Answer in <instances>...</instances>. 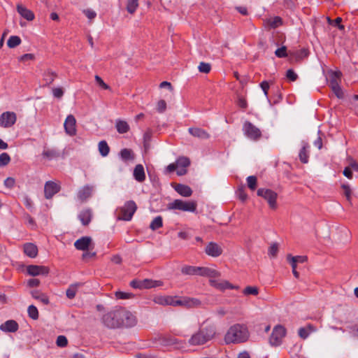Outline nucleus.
Wrapping results in <instances>:
<instances>
[{"label": "nucleus", "instance_id": "f257e3e1", "mask_svg": "<svg viewBox=\"0 0 358 358\" xmlns=\"http://www.w3.org/2000/svg\"><path fill=\"white\" fill-rule=\"evenodd\" d=\"M102 324L108 329L131 327L137 322L136 315L122 306H116L101 317Z\"/></svg>", "mask_w": 358, "mask_h": 358}, {"label": "nucleus", "instance_id": "f03ea898", "mask_svg": "<svg viewBox=\"0 0 358 358\" xmlns=\"http://www.w3.org/2000/svg\"><path fill=\"white\" fill-rule=\"evenodd\" d=\"M250 337L248 327L244 324H234L227 331L224 341L226 344H238L246 342Z\"/></svg>", "mask_w": 358, "mask_h": 358}, {"label": "nucleus", "instance_id": "7ed1b4c3", "mask_svg": "<svg viewBox=\"0 0 358 358\" xmlns=\"http://www.w3.org/2000/svg\"><path fill=\"white\" fill-rule=\"evenodd\" d=\"M181 273L183 275H199L208 278H218L220 273L217 270L203 266H194L185 265L182 267Z\"/></svg>", "mask_w": 358, "mask_h": 358}, {"label": "nucleus", "instance_id": "20e7f679", "mask_svg": "<svg viewBox=\"0 0 358 358\" xmlns=\"http://www.w3.org/2000/svg\"><path fill=\"white\" fill-rule=\"evenodd\" d=\"M197 207L196 201H183L181 199H175L168 203V210H178L184 212H195Z\"/></svg>", "mask_w": 358, "mask_h": 358}, {"label": "nucleus", "instance_id": "39448f33", "mask_svg": "<svg viewBox=\"0 0 358 358\" xmlns=\"http://www.w3.org/2000/svg\"><path fill=\"white\" fill-rule=\"evenodd\" d=\"M137 210V206L134 201H127L123 206L117 210V219L124 221L131 220Z\"/></svg>", "mask_w": 358, "mask_h": 358}, {"label": "nucleus", "instance_id": "423d86ee", "mask_svg": "<svg viewBox=\"0 0 358 358\" xmlns=\"http://www.w3.org/2000/svg\"><path fill=\"white\" fill-rule=\"evenodd\" d=\"M199 331L205 336L208 342L215 337L217 333L215 324L209 319H206L202 322Z\"/></svg>", "mask_w": 358, "mask_h": 358}, {"label": "nucleus", "instance_id": "0eeeda50", "mask_svg": "<svg viewBox=\"0 0 358 358\" xmlns=\"http://www.w3.org/2000/svg\"><path fill=\"white\" fill-rule=\"evenodd\" d=\"M257 194L259 196L263 197L268 202L271 209L275 210L277 208L276 200L278 194L275 192L270 189L260 188L257 190Z\"/></svg>", "mask_w": 358, "mask_h": 358}, {"label": "nucleus", "instance_id": "6e6552de", "mask_svg": "<svg viewBox=\"0 0 358 358\" xmlns=\"http://www.w3.org/2000/svg\"><path fill=\"white\" fill-rule=\"evenodd\" d=\"M341 76L342 73L339 71H331L329 76V87L338 98L343 96V92L339 85Z\"/></svg>", "mask_w": 358, "mask_h": 358}, {"label": "nucleus", "instance_id": "1a4fd4ad", "mask_svg": "<svg viewBox=\"0 0 358 358\" xmlns=\"http://www.w3.org/2000/svg\"><path fill=\"white\" fill-rule=\"evenodd\" d=\"M286 335V329L282 325H276L272 331L269 338V343L273 346H278L281 344L282 338Z\"/></svg>", "mask_w": 358, "mask_h": 358}, {"label": "nucleus", "instance_id": "9d476101", "mask_svg": "<svg viewBox=\"0 0 358 358\" xmlns=\"http://www.w3.org/2000/svg\"><path fill=\"white\" fill-rule=\"evenodd\" d=\"M243 130L244 134L252 141H258L262 137V132L260 129L250 122L246 121L244 122Z\"/></svg>", "mask_w": 358, "mask_h": 358}, {"label": "nucleus", "instance_id": "9b49d317", "mask_svg": "<svg viewBox=\"0 0 358 358\" xmlns=\"http://www.w3.org/2000/svg\"><path fill=\"white\" fill-rule=\"evenodd\" d=\"M175 304L176 306H180L187 308H192L201 306V302L200 300L196 298H191L187 296L178 298V296H176Z\"/></svg>", "mask_w": 358, "mask_h": 358}, {"label": "nucleus", "instance_id": "f8f14e48", "mask_svg": "<svg viewBox=\"0 0 358 358\" xmlns=\"http://www.w3.org/2000/svg\"><path fill=\"white\" fill-rule=\"evenodd\" d=\"M17 120V115L14 112L6 111L0 115V127L4 128L11 127Z\"/></svg>", "mask_w": 358, "mask_h": 358}, {"label": "nucleus", "instance_id": "ddd939ff", "mask_svg": "<svg viewBox=\"0 0 358 358\" xmlns=\"http://www.w3.org/2000/svg\"><path fill=\"white\" fill-rule=\"evenodd\" d=\"M74 247L78 250H91L94 248V243H92L91 237L83 236L76 241L74 243Z\"/></svg>", "mask_w": 358, "mask_h": 358}, {"label": "nucleus", "instance_id": "4468645a", "mask_svg": "<svg viewBox=\"0 0 358 358\" xmlns=\"http://www.w3.org/2000/svg\"><path fill=\"white\" fill-rule=\"evenodd\" d=\"M161 343L164 345H173L176 349H182L186 346V342L173 337L171 336H164L161 338Z\"/></svg>", "mask_w": 358, "mask_h": 358}, {"label": "nucleus", "instance_id": "2eb2a0df", "mask_svg": "<svg viewBox=\"0 0 358 358\" xmlns=\"http://www.w3.org/2000/svg\"><path fill=\"white\" fill-rule=\"evenodd\" d=\"M65 132L71 136H73L76 134V120L73 115H69L64 124Z\"/></svg>", "mask_w": 358, "mask_h": 358}, {"label": "nucleus", "instance_id": "dca6fc26", "mask_svg": "<svg viewBox=\"0 0 358 358\" xmlns=\"http://www.w3.org/2000/svg\"><path fill=\"white\" fill-rule=\"evenodd\" d=\"M27 271L31 276L47 275L50 272V268L45 266L29 265L27 267Z\"/></svg>", "mask_w": 358, "mask_h": 358}, {"label": "nucleus", "instance_id": "f3484780", "mask_svg": "<svg viewBox=\"0 0 358 358\" xmlns=\"http://www.w3.org/2000/svg\"><path fill=\"white\" fill-rule=\"evenodd\" d=\"M61 187L59 185L52 181H48L45 184L44 193L45 197L48 199H51L55 194L59 192Z\"/></svg>", "mask_w": 358, "mask_h": 358}, {"label": "nucleus", "instance_id": "a211bd4d", "mask_svg": "<svg viewBox=\"0 0 358 358\" xmlns=\"http://www.w3.org/2000/svg\"><path fill=\"white\" fill-rule=\"evenodd\" d=\"M222 252V247L215 242H210L205 248V252L213 257L220 256Z\"/></svg>", "mask_w": 358, "mask_h": 358}, {"label": "nucleus", "instance_id": "6ab92c4d", "mask_svg": "<svg viewBox=\"0 0 358 358\" xmlns=\"http://www.w3.org/2000/svg\"><path fill=\"white\" fill-rule=\"evenodd\" d=\"M176 163L177 164L178 168L177 175H185L187 172V168L190 165L189 159L186 157H180L176 160Z\"/></svg>", "mask_w": 358, "mask_h": 358}, {"label": "nucleus", "instance_id": "aec40b11", "mask_svg": "<svg viewBox=\"0 0 358 358\" xmlns=\"http://www.w3.org/2000/svg\"><path fill=\"white\" fill-rule=\"evenodd\" d=\"M93 191V186L85 185L78 191L77 197L81 202H85L92 196Z\"/></svg>", "mask_w": 358, "mask_h": 358}, {"label": "nucleus", "instance_id": "412c9836", "mask_svg": "<svg viewBox=\"0 0 358 358\" xmlns=\"http://www.w3.org/2000/svg\"><path fill=\"white\" fill-rule=\"evenodd\" d=\"M208 342L205 336H203L199 330L193 334L188 340V343L192 346L203 345Z\"/></svg>", "mask_w": 358, "mask_h": 358}, {"label": "nucleus", "instance_id": "4be33fe9", "mask_svg": "<svg viewBox=\"0 0 358 358\" xmlns=\"http://www.w3.org/2000/svg\"><path fill=\"white\" fill-rule=\"evenodd\" d=\"M153 301L155 303L163 305V306H176V296H157L153 299Z\"/></svg>", "mask_w": 358, "mask_h": 358}, {"label": "nucleus", "instance_id": "5701e85b", "mask_svg": "<svg viewBox=\"0 0 358 358\" xmlns=\"http://www.w3.org/2000/svg\"><path fill=\"white\" fill-rule=\"evenodd\" d=\"M19 329V325L15 320H7L0 325V329L4 332H16Z\"/></svg>", "mask_w": 358, "mask_h": 358}, {"label": "nucleus", "instance_id": "b1692460", "mask_svg": "<svg viewBox=\"0 0 358 358\" xmlns=\"http://www.w3.org/2000/svg\"><path fill=\"white\" fill-rule=\"evenodd\" d=\"M92 211L90 208H85L80 211L78 215V219L84 226H87L92 218Z\"/></svg>", "mask_w": 358, "mask_h": 358}, {"label": "nucleus", "instance_id": "393cba45", "mask_svg": "<svg viewBox=\"0 0 358 358\" xmlns=\"http://www.w3.org/2000/svg\"><path fill=\"white\" fill-rule=\"evenodd\" d=\"M188 131L192 136L200 139H208L210 138V134L208 131L199 127H190Z\"/></svg>", "mask_w": 358, "mask_h": 358}, {"label": "nucleus", "instance_id": "a878e982", "mask_svg": "<svg viewBox=\"0 0 358 358\" xmlns=\"http://www.w3.org/2000/svg\"><path fill=\"white\" fill-rule=\"evenodd\" d=\"M17 11L22 17L28 21H32L35 17L34 13L22 4L17 5Z\"/></svg>", "mask_w": 358, "mask_h": 358}, {"label": "nucleus", "instance_id": "bb28decb", "mask_svg": "<svg viewBox=\"0 0 358 358\" xmlns=\"http://www.w3.org/2000/svg\"><path fill=\"white\" fill-rule=\"evenodd\" d=\"M23 251L27 256L31 258H34L38 255V248L32 243H27L24 244Z\"/></svg>", "mask_w": 358, "mask_h": 358}, {"label": "nucleus", "instance_id": "cd10ccee", "mask_svg": "<svg viewBox=\"0 0 358 358\" xmlns=\"http://www.w3.org/2000/svg\"><path fill=\"white\" fill-rule=\"evenodd\" d=\"M282 24V20L279 16L268 18L264 21V26L268 29H275Z\"/></svg>", "mask_w": 358, "mask_h": 358}, {"label": "nucleus", "instance_id": "c85d7f7f", "mask_svg": "<svg viewBox=\"0 0 358 358\" xmlns=\"http://www.w3.org/2000/svg\"><path fill=\"white\" fill-rule=\"evenodd\" d=\"M174 189L181 196L189 197L192 194V189L186 185L176 184L174 186Z\"/></svg>", "mask_w": 358, "mask_h": 358}, {"label": "nucleus", "instance_id": "c756f323", "mask_svg": "<svg viewBox=\"0 0 358 358\" xmlns=\"http://www.w3.org/2000/svg\"><path fill=\"white\" fill-rule=\"evenodd\" d=\"M210 284L220 290H224L226 289H234L237 288L236 287L231 285L229 282L226 280L222 282H217L216 280H210Z\"/></svg>", "mask_w": 358, "mask_h": 358}, {"label": "nucleus", "instance_id": "7c9ffc66", "mask_svg": "<svg viewBox=\"0 0 358 358\" xmlns=\"http://www.w3.org/2000/svg\"><path fill=\"white\" fill-rule=\"evenodd\" d=\"M134 177L136 180L142 182L145 180V174L143 165L137 164L134 170Z\"/></svg>", "mask_w": 358, "mask_h": 358}, {"label": "nucleus", "instance_id": "2f4dec72", "mask_svg": "<svg viewBox=\"0 0 358 358\" xmlns=\"http://www.w3.org/2000/svg\"><path fill=\"white\" fill-rule=\"evenodd\" d=\"M309 148L310 145H308V143H303V147L299 152L300 161L303 164H306L308 162Z\"/></svg>", "mask_w": 358, "mask_h": 358}, {"label": "nucleus", "instance_id": "473e14b6", "mask_svg": "<svg viewBox=\"0 0 358 358\" xmlns=\"http://www.w3.org/2000/svg\"><path fill=\"white\" fill-rule=\"evenodd\" d=\"M308 50L306 48H302L293 52H289L290 55L295 59L296 61H300L306 58L308 55Z\"/></svg>", "mask_w": 358, "mask_h": 358}, {"label": "nucleus", "instance_id": "72a5a7b5", "mask_svg": "<svg viewBox=\"0 0 358 358\" xmlns=\"http://www.w3.org/2000/svg\"><path fill=\"white\" fill-rule=\"evenodd\" d=\"M31 296L33 298L39 300L41 301L43 304H48L49 303V299L48 296L42 292H41L38 290H34L31 292Z\"/></svg>", "mask_w": 358, "mask_h": 358}, {"label": "nucleus", "instance_id": "f704fd0d", "mask_svg": "<svg viewBox=\"0 0 358 358\" xmlns=\"http://www.w3.org/2000/svg\"><path fill=\"white\" fill-rule=\"evenodd\" d=\"M57 75L56 73L50 70L46 71L43 74V80L45 83V85L48 86L52 84Z\"/></svg>", "mask_w": 358, "mask_h": 358}, {"label": "nucleus", "instance_id": "c9c22d12", "mask_svg": "<svg viewBox=\"0 0 358 358\" xmlns=\"http://www.w3.org/2000/svg\"><path fill=\"white\" fill-rule=\"evenodd\" d=\"M116 129L118 133L120 134H125L129 131V126L126 121L124 120H117L116 122Z\"/></svg>", "mask_w": 358, "mask_h": 358}, {"label": "nucleus", "instance_id": "e433bc0d", "mask_svg": "<svg viewBox=\"0 0 358 358\" xmlns=\"http://www.w3.org/2000/svg\"><path fill=\"white\" fill-rule=\"evenodd\" d=\"M120 155L124 161L133 160L134 159L133 151L128 148L122 149L120 152Z\"/></svg>", "mask_w": 358, "mask_h": 358}, {"label": "nucleus", "instance_id": "4c0bfd02", "mask_svg": "<svg viewBox=\"0 0 358 358\" xmlns=\"http://www.w3.org/2000/svg\"><path fill=\"white\" fill-rule=\"evenodd\" d=\"M80 285V284H79V283L71 285L69 287V288L66 289V296L70 299H73L76 295L78 287Z\"/></svg>", "mask_w": 358, "mask_h": 358}, {"label": "nucleus", "instance_id": "58836bf2", "mask_svg": "<svg viewBox=\"0 0 358 358\" xmlns=\"http://www.w3.org/2000/svg\"><path fill=\"white\" fill-rule=\"evenodd\" d=\"M99 151L101 156L106 157L110 152V148L106 141H101L99 143Z\"/></svg>", "mask_w": 358, "mask_h": 358}, {"label": "nucleus", "instance_id": "ea45409f", "mask_svg": "<svg viewBox=\"0 0 358 358\" xmlns=\"http://www.w3.org/2000/svg\"><path fill=\"white\" fill-rule=\"evenodd\" d=\"M21 38L19 36H11L7 41V45L10 48H14L18 46L21 43Z\"/></svg>", "mask_w": 358, "mask_h": 358}, {"label": "nucleus", "instance_id": "a19ab883", "mask_svg": "<svg viewBox=\"0 0 358 358\" xmlns=\"http://www.w3.org/2000/svg\"><path fill=\"white\" fill-rule=\"evenodd\" d=\"M162 282L159 281H153L149 279H145L143 280V289H149L160 286Z\"/></svg>", "mask_w": 358, "mask_h": 358}, {"label": "nucleus", "instance_id": "79ce46f5", "mask_svg": "<svg viewBox=\"0 0 358 358\" xmlns=\"http://www.w3.org/2000/svg\"><path fill=\"white\" fill-rule=\"evenodd\" d=\"M163 226L162 217L161 216L156 217L150 223V227L152 230H157Z\"/></svg>", "mask_w": 358, "mask_h": 358}, {"label": "nucleus", "instance_id": "37998d69", "mask_svg": "<svg viewBox=\"0 0 358 358\" xmlns=\"http://www.w3.org/2000/svg\"><path fill=\"white\" fill-rule=\"evenodd\" d=\"M138 6V0H128L127 5V11L133 14Z\"/></svg>", "mask_w": 358, "mask_h": 358}, {"label": "nucleus", "instance_id": "c03bdc74", "mask_svg": "<svg viewBox=\"0 0 358 358\" xmlns=\"http://www.w3.org/2000/svg\"><path fill=\"white\" fill-rule=\"evenodd\" d=\"M29 317L33 320L38 319L39 314L37 308L34 305H30L27 309Z\"/></svg>", "mask_w": 358, "mask_h": 358}, {"label": "nucleus", "instance_id": "a18cd8bd", "mask_svg": "<svg viewBox=\"0 0 358 358\" xmlns=\"http://www.w3.org/2000/svg\"><path fill=\"white\" fill-rule=\"evenodd\" d=\"M248 187L252 191L256 189L257 186V178L255 176H250L247 178Z\"/></svg>", "mask_w": 358, "mask_h": 358}, {"label": "nucleus", "instance_id": "49530a36", "mask_svg": "<svg viewBox=\"0 0 358 358\" xmlns=\"http://www.w3.org/2000/svg\"><path fill=\"white\" fill-rule=\"evenodd\" d=\"M115 296L117 299H129L134 297V294L129 292H115Z\"/></svg>", "mask_w": 358, "mask_h": 358}, {"label": "nucleus", "instance_id": "de8ad7c7", "mask_svg": "<svg viewBox=\"0 0 358 358\" xmlns=\"http://www.w3.org/2000/svg\"><path fill=\"white\" fill-rule=\"evenodd\" d=\"M43 157L48 159H52L58 157V153L54 150H45L43 152Z\"/></svg>", "mask_w": 358, "mask_h": 358}, {"label": "nucleus", "instance_id": "09e8293b", "mask_svg": "<svg viewBox=\"0 0 358 358\" xmlns=\"http://www.w3.org/2000/svg\"><path fill=\"white\" fill-rule=\"evenodd\" d=\"M243 293L245 295L256 296L259 293V289L257 287L248 286L243 289Z\"/></svg>", "mask_w": 358, "mask_h": 358}, {"label": "nucleus", "instance_id": "8fccbe9b", "mask_svg": "<svg viewBox=\"0 0 358 358\" xmlns=\"http://www.w3.org/2000/svg\"><path fill=\"white\" fill-rule=\"evenodd\" d=\"M199 72L208 73L211 70V65L209 63L201 62L198 66Z\"/></svg>", "mask_w": 358, "mask_h": 358}, {"label": "nucleus", "instance_id": "3c124183", "mask_svg": "<svg viewBox=\"0 0 358 358\" xmlns=\"http://www.w3.org/2000/svg\"><path fill=\"white\" fill-rule=\"evenodd\" d=\"M10 162V157L6 152H3L0 155V167L6 166Z\"/></svg>", "mask_w": 358, "mask_h": 358}, {"label": "nucleus", "instance_id": "603ef678", "mask_svg": "<svg viewBox=\"0 0 358 358\" xmlns=\"http://www.w3.org/2000/svg\"><path fill=\"white\" fill-rule=\"evenodd\" d=\"M94 79L96 83L100 87H101L103 90H111L110 87L106 83H105L103 79L99 76H95Z\"/></svg>", "mask_w": 358, "mask_h": 358}, {"label": "nucleus", "instance_id": "864d4df0", "mask_svg": "<svg viewBox=\"0 0 358 358\" xmlns=\"http://www.w3.org/2000/svg\"><path fill=\"white\" fill-rule=\"evenodd\" d=\"M278 252V245L276 243H273L268 249V255L271 257H275Z\"/></svg>", "mask_w": 358, "mask_h": 358}, {"label": "nucleus", "instance_id": "5fc2aeb1", "mask_svg": "<svg viewBox=\"0 0 358 358\" xmlns=\"http://www.w3.org/2000/svg\"><path fill=\"white\" fill-rule=\"evenodd\" d=\"M275 55H276V57L279 58H283L287 57V48L285 46H282L281 48H278L275 52Z\"/></svg>", "mask_w": 358, "mask_h": 358}, {"label": "nucleus", "instance_id": "6e6d98bb", "mask_svg": "<svg viewBox=\"0 0 358 358\" xmlns=\"http://www.w3.org/2000/svg\"><path fill=\"white\" fill-rule=\"evenodd\" d=\"M294 259L296 263H304L307 261L308 258L306 256H292L291 255H287V259Z\"/></svg>", "mask_w": 358, "mask_h": 358}, {"label": "nucleus", "instance_id": "4d7b16f0", "mask_svg": "<svg viewBox=\"0 0 358 358\" xmlns=\"http://www.w3.org/2000/svg\"><path fill=\"white\" fill-rule=\"evenodd\" d=\"M95 252H92L90 250H85L82 255V259L83 261H88L90 259H92L96 256Z\"/></svg>", "mask_w": 358, "mask_h": 358}, {"label": "nucleus", "instance_id": "13d9d810", "mask_svg": "<svg viewBox=\"0 0 358 358\" xmlns=\"http://www.w3.org/2000/svg\"><path fill=\"white\" fill-rule=\"evenodd\" d=\"M342 189L344 191V195L345 196L348 201H350L351 199V194L352 191L348 185L343 184L341 185Z\"/></svg>", "mask_w": 358, "mask_h": 358}, {"label": "nucleus", "instance_id": "bf43d9fd", "mask_svg": "<svg viewBox=\"0 0 358 358\" xmlns=\"http://www.w3.org/2000/svg\"><path fill=\"white\" fill-rule=\"evenodd\" d=\"M56 343L59 347H66L68 344V341L66 336H59L57 338Z\"/></svg>", "mask_w": 358, "mask_h": 358}, {"label": "nucleus", "instance_id": "052dcab7", "mask_svg": "<svg viewBox=\"0 0 358 358\" xmlns=\"http://www.w3.org/2000/svg\"><path fill=\"white\" fill-rule=\"evenodd\" d=\"M237 194H238V198L242 201H245L247 200L248 199V194L245 193V188L244 187H241L240 188H238V191H237Z\"/></svg>", "mask_w": 358, "mask_h": 358}, {"label": "nucleus", "instance_id": "680f3d73", "mask_svg": "<svg viewBox=\"0 0 358 358\" xmlns=\"http://www.w3.org/2000/svg\"><path fill=\"white\" fill-rule=\"evenodd\" d=\"M52 94L55 98L60 99L64 95V90L62 87H55L52 89Z\"/></svg>", "mask_w": 358, "mask_h": 358}, {"label": "nucleus", "instance_id": "e2e57ef3", "mask_svg": "<svg viewBox=\"0 0 358 358\" xmlns=\"http://www.w3.org/2000/svg\"><path fill=\"white\" fill-rule=\"evenodd\" d=\"M157 109L159 113H163L166 109V103L164 100H160L157 105Z\"/></svg>", "mask_w": 358, "mask_h": 358}, {"label": "nucleus", "instance_id": "0e129e2a", "mask_svg": "<svg viewBox=\"0 0 358 358\" xmlns=\"http://www.w3.org/2000/svg\"><path fill=\"white\" fill-rule=\"evenodd\" d=\"M130 286L134 289H143V280H133L130 282Z\"/></svg>", "mask_w": 358, "mask_h": 358}, {"label": "nucleus", "instance_id": "69168bd1", "mask_svg": "<svg viewBox=\"0 0 358 358\" xmlns=\"http://www.w3.org/2000/svg\"><path fill=\"white\" fill-rule=\"evenodd\" d=\"M151 136H152V134H151V131H147L144 135H143V140H144V147L145 148H148V146H149V142L151 139Z\"/></svg>", "mask_w": 358, "mask_h": 358}, {"label": "nucleus", "instance_id": "338daca9", "mask_svg": "<svg viewBox=\"0 0 358 358\" xmlns=\"http://www.w3.org/2000/svg\"><path fill=\"white\" fill-rule=\"evenodd\" d=\"M15 184V180L12 177H8L4 180V185L9 189L13 188Z\"/></svg>", "mask_w": 358, "mask_h": 358}, {"label": "nucleus", "instance_id": "774afa93", "mask_svg": "<svg viewBox=\"0 0 358 358\" xmlns=\"http://www.w3.org/2000/svg\"><path fill=\"white\" fill-rule=\"evenodd\" d=\"M286 76L291 81H295L298 78L296 73L292 69L287 71Z\"/></svg>", "mask_w": 358, "mask_h": 358}]
</instances>
